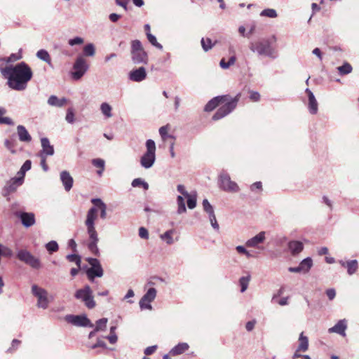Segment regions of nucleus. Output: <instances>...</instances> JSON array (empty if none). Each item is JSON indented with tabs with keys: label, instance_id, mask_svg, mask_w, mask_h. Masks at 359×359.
I'll use <instances>...</instances> for the list:
<instances>
[{
	"label": "nucleus",
	"instance_id": "nucleus-38",
	"mask_svg": "<svg viewBox=\"0 0 359 359\" xmlns=\"http://www.w3.org/2000/svg\"><path fill=\"white\" fill-rule=\"evenodd\" d=\"M337 69L341 75H346L352 72V67L348 62H344L343 65L338 67Z\"/></svg>",
	"mask_w": 359,
	"mask_h": 359
},
{
	"label": "nucleus",
	"instance_id": "nucleus-10",
	"mask_svg": "<svg viewBox=\"0 0 359 359\" xmlns=\"http://www.w3.org/2000/svg\"><path fill=\"white\" fill-rule=\"evenodd\" d=\"M32 292L34 297L37 298V304L36 306L39 308L46 309L48 307L50 301L48 298V292L36 285H33L32 286Z\"/></svg>",
	"mask_w": 359,
	"mask_h": 359
},
{
	"label": "nucleus",
	"instance_id": "nucleus-56",
	"mask_svg": "<svg viewBox=\"0 0 359 359\" xmlns=\"http://www.w3.org/2000/svg\"><path fill=\"white\" fill-rule=\"evenodd\" d=\"M177 191L184 196V198L188 196L190 194L185 189V187L182 184H178L177 187Z\"/></svg>",
	"mask_w": 359,
	"mask_h": 359
},
{
	"label": "nucleus",
	"instance_id": "nucleus-1",
	"mask_svg": "<svg viewBox=\"0 0 359 359\" xmlns=\"http://www.w3.org/2000/svg\"><path fill=\"white\" fill-rule=\"evenodd\" d=\"M91 203L95 206L91 207L86 213L84 224L88 236V249L95 256L99 257L100 253L97 247L99 237L95 229V222L97 219L98 209L100 210V217L105 219L107 217V205L100 198H92Z\"/></svg>",
	"mask_w": 359,
	"mask_h": 359
},
{
	"label": "nucleus",
	"instance_id": "nucleus-24",
	"mask_svg": "<svg viewBox=\"0 0 359 359\" xmlns=\"http://www.w3.org/2000/svg\"><path fill=\"white\" fill-rule=\"evenodd\" d=\"M189 348L187 343L182 342L174 346L169 352L170 355L175 356L182 354Z\"/></svg>",
	"mask_w": 359,
	"mask_h": 359
},
{
	"label": "nucleus",
	"instance_id": "nucleus-28",
	"mask_svg": "<svg viewBox=\"0 0 359 359\" xmlns=\"http://www.w3.org/2000/svg\"><path fill=\"white\" fill-rule=\"evenodd\" d=\"M347 273L349 276L353 275L358 269V262L356 259L347 261L346 264Z\"/></svg>",
	"mask_w": 359,
	"mask_h": 359
},
{
	"label": "nucleus",
	"instance_id": "nucleus-3",
	"mask_svg": "<svg viewBox=\"0 0 359 359\" xmlns=\"http://www.w3.org/2000/svg\"><path fill=\"white\" fill-rule=\"evenodd\" d=\"M239 99L240 94H237L233 98L230 97L228 95L216 96L208 101V102L205 105L204 111L210 112L214 110L219 104H223L212 116V120L218 121L229 114L236 109Z\"/></svg>",
	"mask_w": 359,
	"mask_h": 359
},
{
	"label": "nucleus",
	"instance_id": "nucleus-14",
	"mask_svg": "<svg viewBox=\"0 0 359 359\" xmlns=\"http://www.w3.org/2000/svg\"><path fill=\"white\" fill-rule=\"evenodd\" d=\"M14 215L20 219L22 224L25 227L28 228L35 224V216L32 212L17 211Z\"/></svg>",
	"mask_w": 359,
	"mask_h": 359
},
{
	"label": "nucleus",
	"instance_id": "nucleus-62",
	"mask_svg": "<svg viewBox=\"0 0 359 359\" xmlns=\"http://www.w3.org/2000/svg\"><path fill=\"white\" fill-rule=\"evenodd\" d=\"M168 131V126H162L159 128V134L163 139H165V137L167 136Z\"/></svg>",
	"mask_w": 359,
	"mask_h": 359
},
{
	"label": "nucleus",
	"instance_id": "nucleus-58",
	"mask_svg": "<svg viewBox=\"0 0 359 359\" xmlns=\"http://www.w3.org/2000/svg\"><path fill=\"white\" fill-rule=\"evenodd\" d=\"M250 99L253 102H257L260 99V95L257 91H250Z\"/></svg>",
	"mask_w": 359,
	"mask_h": 359
},
{
	"label": "nucleus",
	"instance_id": "nucleus-23",
	"mask_svg": "<svg viewBox=\"0 0 359 359\" xmlns=\"http://www.w3.org/2000/svg\"><path fill=\"white\" fill-rule=\"evenodd\" d=\"M288 248L292 255H296L303 250L304 245L301 241H292L288 243Z\"/></svg>",
	"mask_w": 359,
	"mask_h": 359
},
{
	"label": "nucleus",
	"instance_id": "nucleus-57",
	"mask_svg": "<svg viewBox=\"0 0 359 359\" xmlns=\"http://www.w3.org/2000/svg\"><path fill=\"white\" fill-rule=\"evenodd\" d=\"M41 158L40 165L42 167L43 170L46 172L48 170V166L46 164V158L45 156H39Z\"/></svg>",
	"mask_w": 359,
	"mask_h": 359
},
{
	"label": "nucleus",
	"instance_id": "nucleus-63",
	"mask_svg": "<svg viewBox=\"0 0 359 359\" xmlns=\"http://www.w3.org/2000/svg\"><path fill=\"white\" fill-rule=\"evenodd\" d=\"M255 324H256V320H252L248 321L246 323V325H245L246 330L248 332L252 331L254 329Z\"/></svg>",
	"mask_w": 359,
	"mask_h": 359
},
{
	"label": "nucleus",
	"instance_id": "nucleus-41",
	"mask_svg": "<svg viewBox=\"0 0 359 359\" xmlns=\"http://www.w3.org/2000/svg\"><path fill=\"white\" fill-rule=\"evenodd\" d=\"M147 37L148 41L152 46H155L156 48L159 50L163 49V46L157 41L156 38L154 35H153L151 33H147Z\"/></svg>",
	"mask_w": 359,
	"mask_h": 359
},
{
	"label": "nucleus",
	"instance_id": "nucleus-48",
	"mask_svg": "<svg viewBox=\"0 0 359 359\" xmlns=\"http://www.w3.org/2000/svg\"><path fill=\"white\" fill-rule=\"evenodd\" d=\"M260 15L274 18L277 17V13L273 8H266L261 12Z\"/></svg>",
	"mask_w": 359,
	"mask_h": 359
},
{
	"label": "nucleus",
	"instance_id": "nucleus-27",
	"mask_svg": "<svg viewBox=\"0 0 359 359\" xmlns=\"http://www.w3.org/2000/svg\"><path fill=\"white\" fill-rule=\"evenodd\" d=\"M156 293L157 291L154 287L149 288L142 297V303H143V302H147L151 304V302L155 299Z\"/></svg>",
	"mask_w": 359,
	"mask_h": 359
},
{
	"label": "nucleus",
	"instance_id": "nucleus-30",
	"mask_svg": "<svg viewBox=\"0 0 359 359\" xmlns=\"http://www.w3.org/2000/svg\"><path fill=\"white\" fill-rule=\"evenodd\" d=\"M313 266V261L311 258L307 257L304 259L299 264V266L302 273H306L309 271Z\"/></svg>",
	"mask_w": 359,
	"mask_h": 359
},
{
	"label": "nucleus",
	"instance_id": "nucleus-21",
	"mask_svg": "<svg viewBox=\"0 0 359 359\" xmlns=\"http://www.w3.org/2000/svg\"><path fill=\"white\" fill-rule=\"evenodd\" d=\"M265 240V232L261 231L254 237L248 239L245 245L248 248H258L259 244L263 243Z\"/></svg>",
	"mask_w": 359,
	"mask_h": 359
},
{
	"label": "nucleus",
	"instance_id": "nucleus-20",
	"mask_svg": "<svg viewBox=\"0 0 359 359\" xmlns=\"http://www.w3.org/2000/svg\"><path fill=\"white\" fill-rule=\"evenodd\" d=\"M60 180L66 191H69L73 187L74 180L69 172L64 170L60 172Z\"/></svg>",
	"mask_w": 359,
	"mask_h": 359
},
{
	"label": "nucleus",
	"instance_id": "nucleus-33",
	"mask_svg": "<svg viewBox=\"0 0 359 359\" xmlns=\"http://www.w3.org/2000/svg\"><path fill=\"white\" fill-rule=\"evenodd\" d=\"M6 113V109L4 107H0V123L6 124L8 126L14 125V122L9 117H2L4 114Z\"/></svg>",
	"mask_w": 359,
	"mask_h": 359
},
{
	"label": "nucleus",
	"instance_id": "nucleus-15",
	"mask_svg": "<svg viewBox=\"0 0 359 359\" xmlns=\"http://www.w3.org/2000/svg\"><path fill=\"white\" fill-rule=\"evenodd\" d=\"M22 184V177H15L11 178L6 182L4 188V196H8L10 194L15 191L18 187Z\"/></svg>",
	"mask_w": 359,
	"mask_h": 359
},
{
	"label": "nucleus",
	"instance_id": "nucleus-43",
	"mask_svg": "<svg viewBox=\"0 0 359 359\" xmlns=\"http://www.w3.org/2000/svg\"><path fill=\"white\" fill-rule=\"evenodd\" d=\"M66 259L71 262H74L79 268H81V259L79 255L76 254L67 255Z\"/></svg>",
	"mask_w": 359,
	"mask_h": 359
},
{
	"label": "nucleus",
	"instance_id": "nucleus-17",
	"mask_svg": "<svg viewBox=\"0 0 359 359\" xmlns=\"http://www.w3.org/2000/svg\"><path fill=\"white\" fill-rule=\"evenodd\" d=\"M347 321L346 319L339 320L333 327L328 329L329 333H337L342 337L346 336Z\"/></svg>",
	"mask_w": 359,
	"mask_h": 359
},
{
	"label": "nucleus",
	"instance_id": "nucleus-59",
	"mask_svg": "<svg viewBox=\"0 0 359 359\" xmlns=\"http://www.w3.org/2000/svg\"><path fill=\"white\" fill-rule=\"evenodd\" d=\"M156 348H157V346L156 345L148 346L147 348H146L144 349V353L146 355H151L156 350Z\"/></svg>",
	"mask_w": 359,
	"mask_h": 359
},
{
	"label": "nucleus",
	"instance_id": "nucleus-31",
	"mask_svg": "<svg viewBox=\"0 0 359 359\" xmlns=\"http://www.w3.org/2000/svg\"><path fill=\"white\" fill-rule=\"evenodd\" d=\"M177 213L178 215H181L187 212V208L185 205V201L184 196H178L177 197Z\"/></svg>",
	"mask_w": 359,
	"mask_h": 359
},
{
	"label": "nucleus",
	"instance_id": "nucleus-47",
	"mask_svg": "<svg viewBox=\"0 0 359 359\" xmlns=\"http://www.w3.org/2000/svg\"><path fill=\"white\" fill-rule=\"evenodd\" d=\"M15 144L16 142L13 140H6L4 142L5 147L13 154H16Z\"/></svg>",
	"mask_w": 359,
	"mask_h": 359
},
{
	"label": "nucleus",
	"instance_id": "nucleus-25",
	"mask_svg": "<svg viewBox=\"0 0 359 359\" xmlns=\"http://www.w3.org/2000/svg\"><path fill=\"white\" fill-rule=\"evenodd\" d=\"M67 102V100L65 97L59 99L55 95H50L48 99V104L50 106L62 107Z\"/></svg>",
	"mask_w": 359,
	"mask_h": 359
},
{
	"label": "nucleus",
	"instance_id": "nucleus-16",
	"mask_svg": "<svg viewBox=\"0 0 359 359\" xmlns=\"http://www.w3.org/2000/svg\"><path fill=\"white\" fill-rule=\"evenodd\" d=\"M147 77V72L144 67L133 69L130 72L128 78L130 81L135 82H141Z\"/></svg>",
	"mask_w": 359,
	"mask_h": 359
},
{
	"label": "nucleus",
	"instance_id": "nucleus-40",
	"mask_svg": "<svg viewBox=\"0 0 359 359\" xmlns=\"http://www.w3.org/2000/svg\"><path fill=\"white\" fill-rule=\"evenodd\" d=\"M187 199V206L189 209H194L196 206V194H190L185 197Z\"/></svg>",
	"mask_w": 359,
	"mask_h": 359
},
{
	"label": "nucleus",
	"instance_id": "nucleus-35",
	"mask_svg": "<svg viewBox=\"0 0 359 359\" xmlns=\"http://www.w3.org/2000/svg\"><path fill=\"white\" fill-rule=\"evenodd\" d=\"M100 110L104 116L107 118H111L112 116L111 107L107 102H103L100 105Z\"/></svg>",
	"mask_w": 359,
	"mask_h": 359
},
{
	"label": "nucleus",
	"instance_id": "nucleus-64",
	"mask_svg": "<svg viewBox=\"0 0 359 359\" xmlns=\"http://www.w3.org/2000/svg\"><path fill=\"white\" fill-rule=\"evenodd\" d=\"M32 167V161L30 160H26L23 165H22L21 168L23 169V170H25L26 172L29 170Z\"/></svg>",
	"mask_w": 359,
	"mask_h": 359
},
{
	"label": "nucleus",
	"instance_id": "nucleus-9",
	"mask_svg": "<svg viewBox=\"0 0 359 359\" xmlns=\"http://www.w3.org/2000/svg\"><path fill=\"white\" fill-rule=\"evenodd\" d=\"M86 261L90 265V267L86 270L87 277L90 281H93L96 277L100 278L103 276V269L97 258L88 257Z\"/></svg>",
	"mask_w": 359,
	"mask_h": 359
},
{
	"label": "nucleus",
	"instance_id": "nucleus-7",
	"mask_svg": "<svg viewBox=\"0 0 359 359\" xmlns=\"http://www.w3.org/2000/svg\"><path fill=\"white\" fill-rule=\"evenodd\" d=\"M88 69L89 65L86 59L83 56L79 55L73 64V71L71 72V76L75 81L80 80Z\"/></svg>",
	"mask_w": 359,
	"mask_h": 359
},
{
	"label": "nucleus",
	"instance_id": "nucleus-12",
	"mask_svg": "<svg viewBox=\"0 0 359 359\" xmlns=\"http://www.w3.org/2000/svg\"><path fill=\"white\" fill-rule=\"evenodd\" d=\"M17 257L20 261L34 269H39L41 267L40 260L26 250H19L17 252Z\"/></svg>",
	"mask_w": 359,
	"mask_h": 359
},
{
	"label": "nucleus",
	"instance_id": "nucleus-54",
	"mask_svg": "<svg viewBox=\"0 0 359 359\" xmlns=\"http://www.w3.org/2000/svg\"><path fill=\"white\" fill-rule=\"evenodd\" d=\"M139 236L143 239L149 238V232L148 230L145 227H140L139 229Z\"/></svg>",
	"mask_w": 359,
	"mask_h": 359
},
{
	"label": "nucleus",
	"instance_id": "nucleus-11",
	"mask_svg": "<svg viewBox=\"0 0 359 359\" xmlns=\"http://www.w3.org/2000/svg\"><path fill=\"white\" fill-rule=\"evenodd\" d=\"M219 182L220 188L228 192H238L239 187L238 184L231 180V177L226 172H222L219 176Z\"/></svg>",
	"mask_w": 359,
	"mask_h": 359
},
{
	"label": "nucleus",
	"instance_id": "nucleus-45",
	"mask_svg": "<svg viewBox=\"0 0 359 359\" xmlns=\"http://www.w3.org/2000/svg\"><path fill=\"white\" fill-rule=\"evenodd\" d=\"M46 248L49 253H53L58 250L59 246L56 241H51L46 244Z\"/></svg>",
	"mask_w": 359,
	"mask_h": 359
},
{
	"label": "nucleus",
	"instance_id": "nucleus-26",
	"mask_svg": "<svg viewBox=\"0 0 359 359\" xmlns=\"http://www.w3.org/2000/svg\"><path fill=\"white\" fill-rule=\"evenodd\" d=\"M309 348V339L308 337L304 335V332L299 334V345L297 347V351L305 352Z\"/></svg>",
	"mask_w": 359,
	"mask_h": 359
},
{
	"label": "nucleus",
	"instance_id": "nucleus-34",
	"mask_svg": "<svg viewBox=\"0 0 359 359\" xmlns=\"http://www.w3.org/2000/svg\"><path fill=\"white\" fill-rule=\"evenodd\" d=\"M202 204L204 211L208 215L209 217L215 215L213 207L209 203L208 199H203Z\"/></svg>",
	"mask_w": 359,
	"mask_h": 359
},
{
	"label": "nucleus",
	"instance_id": "nucleus-13",
	"mask_svg": "<svg viewBox=\"0 0 359 359\" xmlns=\"http://www.w3.org/2000/svg\"><path fill=\"white\" fill-rule=\"evenodd\" d=\"M65 320L75 326L78 327H93L94 325L88 318L86 315H67L65 318Z\"/></svg>",
	"mask_w": 359,
	"mask_h": 359
},
{
	"label": "nucleus",
	"instance_id": "nucleus-61",
	"mask_svg": "<svg viewBox=\"0 0 359 359\" xmlns=\"http://www.w3.org/2000/svg\"><path fill=\"white\" fill-rule=\"evenodd\" d=\"M139 304H140V307L142 310H143V309L151 310L152 309V306H151V304H149V302H143V303H142V299L140 300Z\"/></svg>",
	"mask_w": 359,
	"mask_h": 359
},
{
	"label": "nucleus",
	"instance_id": "nucleus-32",
	"mask_svg": "<svg viewBox=\"0 0 359 359\" xmlns=\"http://www.w3.org/2000/svg\"><path fill=\"white\" fill-rule=\"evenodd\" d=\"M36 55L39 59L47 62L48 64H50V62H51L50 56L47 50H46L44 49H41L37 51Z\"/></svg>",
	"mask_w": 359,
	"mask_h": 359
},
{
	"label": "nucleus",
	"instance_id": "nucleus-18",
	"mask_svg": "<svg viewBox=\"0 0 359 359\" xmlns=\"http://www.w3.org/2000/svg\"><path fill=\"white\" fill-rule=\"evenodd\" d=\"M41 144L42 149L39 153V156H48L54 154V147L50 144V141L47 137H42L41 139Z\"/></svg>",
	"mask_w": 359,
	"mask_h": 359
},
{
	"label": "nucleus",
	"instance_id": "nucleus-37",
	"mask_svg": "<svg viewBox=\"0 0 359 359\" xmlns=\"http://www.w3.org/2000/svg\"><path fill=\"white\" fill-rule=\"evenodd\" d=\"M250 280V276H242L239 279V284L241 286V292H244L248 287L249 282Z\"/></svg>",
	"mask_w": 359,
	"mask_h": 359
},
{
	"label": "nucleus",
	"instance_id": "nucleus-52",
	"mask_svg": "<svg viewBox=\"0 0 359 359\" xmlns=\"http://www.w3.org/2000/svg\"><path fill=\"white\" fill-rule=\"evenodd\" d=\"M92 164L97 168L104 170L105 162L102 158H94L92 160Z\"/></svg>",
	"mask_w": 359,
	"mask_h": 359
},
{
	"label": "nucleus",
	"instance_id": "nucleus-55",
	"mask_svg": "<svg viewBox=\"0 0 359 359\" xmlns=\"http://www.w3.org/2000/svg\"><path fill=\"white\" fill-rule=\"evenodd\" d=\"M210 219V224H211V226L212 227L217 231H219V226L217 222V219H216V217L215 215V216H212L211 217H209Z\"/></svg>",
	"mask_w": 359,
	"mask_h": 359
},
{
	"label": "nucleus",
	"instance_id": "nucleus-51",
	"mask_svg": "<svg viewBox=\"0 0 359 359\" xmlns=\"http://www.w3.org/2000/svg\"><path fill=\"white\" fill-rule=\"evenodd\" d=\"M84 42V39L81 36H76L73 39H70L68 41V44L71 46H74L76 45H81Z\"/></svg>",
	"mask_w": 359,
	"mask_h": 359
},
{
	"label": "nucleus",
	"instance_id": "nucleus-60",
	"mask_svg": "<svg viewBox=\"0 0 359 359\" xmlns=\"http://www.w3.org/2000/svg\"><path fill=\"white\" fill-rule=\"evenodd\" d=\"M326 294L330 300H332L336 296V291L333 288L328 289L326 290Z\"/></svg>",
	"mask_w": 359,
	"mask_h": 359
},
{
	"label": "nucleus",
	"instance_id": "nucleus-29",
	"mask_svg": "<svg viewBox=\"0 0 359 359\" xmlns=\"http://www.w3.org/2000/svg\"><path fill=\"white\" fill-rule=\"evenodd\" d=\"M95 55V48L93 43H89L84 46L83 48V57H93Z\"/></svg>",
	"mask_w": 359,
	"mask_h": 359
},
{
	"label": "nucleus",
	"instance_id": "nucleus-39",
	"mask_svg": "<svg viewBox=\"0 0 359 359\" xmlns=\"http://www.w3.org/2000/svg\"><path fill=\"white\" fill-rule=\"evenodd\" d=\"M201 43L205 52L210 50L215 45V43H212V40L209 38H202Z\"/></svg>",
	"mask_w": 359,
	"mask_h": 359
},
{
	"label": "nucleus",
	"instance_id": "nucleus-50",
	"mask_svg": "<svg viewBox=\"0 0 359 359\" xmlns=\"http://www.w3.org/2000/svg\"><path fill=\"white\" fill-rule=\"evenodd\" d=\"M21 57H22V56L20 55H17V54L13 53L8 57H0V60L6 62H15L16 60H18L21 59Z\"/></svg>",
	"mask_w": 359,
	"mask_h": 359
},
{
	"label": "nucleus",
	"instance_id": "nucleus-19",
	"mask_svg": "<svg viewBox=\"0 0 359 359\" xmlns=\"http://www.w3.org/2000/svg\"><path fill=\"white\" fill-rule=\"evenodd\" d=\"M306 93L308 95V99H309V104H308L309 111L311 114H316L318 112V102H317L313 92L310 89L306 88Z\"/></svg>",
	"mask_w": 359,
	"mask_h": 359
},
{
	"label": "nucleus",
	"instance_id": "nucleus-36",
	"mask_svg": "<svg viewBox=\"0 0 359 359\" xmlns=\"http://www.w3.org/2000/svg\"><path fill=\"white\" fill-rule=\"evenodd\" d=\"M174 231L172 229L165 231L160 236L161 238L166 242L168 245H171L174 243L172 234Z\"/></svg>",
	"mask_w": 359,
	"mask_h": 359
},
{
	"label": "nucleus",
	"instance_id": "nucleus-49",
	"mask_svg": "<svg viewBox=\"0 0 359 359\" xmlns=\"http://www.w3.org/2000/svg\"><path fill=\"white\" fill-rule=\"evenodd\" d=\"M116 327L112 326L110 328V334L106 337V338L109 340V341L114 344L117 341L118 337L115 333Z\"/></svg>",
	"mask_w": 359,
	"mask_h": 359
},
{
	"label": "nucleus",
	"instance_id": "nucleus-5",
	"mask_svg": "<svg viewBox=\"0 0 359 359\" xmlns=\"http://www.w3.org/2000/svg\"><path fill=\"white\" fill-rule=\"evenodd\" d=\"M146 151L141 156L140 163L145 169L151 168L156 161V144L153 140H147L145 143Z\"/></svg>",
	"mask_w": 359,
	"mask_h": 359
},
{
	"label": "nucleus",
	"instance_id": "nucleus-42",
	"mask_svg": "<svg viewBox=\"0 0 359 359\" xmlns=\"http://www.w3.org/2000/svg\"><path fill=\"white\" fill-rule=\"evenodd\" d=\"M131 184L133 187H138L142 186L144 190H147L149 189L148 183L144 182L141 178H136L133 180Z\"/></svg>",
	"mask_w": 359,
	"mask_h": 359
},
{
	"label": "nucleus",
	"instance_id": "nucleus-44",
	"mask_svg": "<svg viewBox=\"0 0 359 359\" xmlns=\"http://www.w3.org/2000/svg\"><path fill=\"white\" fill-rule=\"evenodd\" d=\"M107 318H101L98 320H97L96 322V325H95V331H101V330H104L107 327Z\"/></svg>",
	"mask_w": 359,
	"mask_h": 359
},
{
	"label": "nucleus",
	"instance_id": "nucleus-8",
	"mask_svg": "<svg viewBox=\"0 0 359 359\" xmlns=\"http://www.w3.org/2000/svg\"><path fill=\"white\" fill-rule=\"evenodd\" d=\"M74 297L76 299L83 302L85 306L89 309H92L96 306L93 295V291L90 287L88 285H85L83 288L76 290L74 294Z\"/></svg>",
	"mask_w": 359,
	"mask_h": 359
},
{
	"label": "nucleus",
	"instance_id": "nucleus-2",
	"mask_svg": "<svg viewBox=\"0 0 359 359\" xmlns=\"http://www.w3.org/2000/svg\"><path fill=\"white\" fill-rule=\"evenodd\" d=\"M0 69L1 74L7 79L8 87L17 91L25 90L33 76L32 69L25 62H20L15 65H8Z\"/></svg>",
	"mask_w": 359,
	"mask_h": 359
},
{
	"label": "nucleus",
	"instance_id": "nucleus-6",
	"mask_svg": "<svg viewBox=\"0 0 359 359\" xmlns=\"http://www.w3.org/2000/svg\"><path fill=\"white\" fill-rule=\"evenodd\" d=\"M131 59L134 64H147L149 57L147 52L144 50L140 40L135 39L131 41L130 49Z\"/></svg>",
	"mask_w": 359,
	"mask_h": 359
},
{
	"label": "nucleus",
	"instance_id": "nucleus-4",
	"mask_svg": "<svg viewBox=\"0 0 359 359\" xmlns=\"http://www.w3.org/2000/svg\"><path fill=\"white\" fill-rule=\"evenodd\" d=\"M249 48L258 55H264L272 59L278 57L277 50L271 45L269 39H263L257 41L251 42Z\"/></svg>",
	"mask_w": 359,
	"mask_h": 359
},
{
	"label": "nucleus",
	"instance_id": "nucleus-46",
	"mask_svg": "<svg viewBox=\"0 0 359 359\" xmlns=\"http://www.w3.org/2000/svg\"><path fill=\"white\" fill-rule=\"evenodd\" d=\"M13 255V253L11 249L0 244V257L4 256L6 257H11Z\"/></svg>",
	"mask_w": 359,
	"mask_h": 359
},
{
	"label": "nucleus",
	"instance_id": "nucleus-22",
	"mask_svg": "<svg viewBox=\"0 0 359 359\" xmlns=\"http://www.w3.org/2000/svg\"><path fill=\"white\" fill-rule=\"evenodd\" d=\"M17 133L21 142H30L32 141V137L25 126L19 125L17 127Z\"/></svg>",
	"mask_w": 359,
	"mask_h": 359
},
{
	"label": "nucleus",
	"instance_id": "nucleus-53",
	"mask_svg": "<svg viewBox=\"0 0 359 359\" xmlns=\"http://www.w3.org/2000/svg\"><path fill=\"white\" fill-rule=\"evenodd\" d=\"M66 121L69 123H73L74 121V113L72 109H68L66 117Z\"/></svg>",
	"mask_w": 359,
	"mask_h": 359
}]
</instances>
